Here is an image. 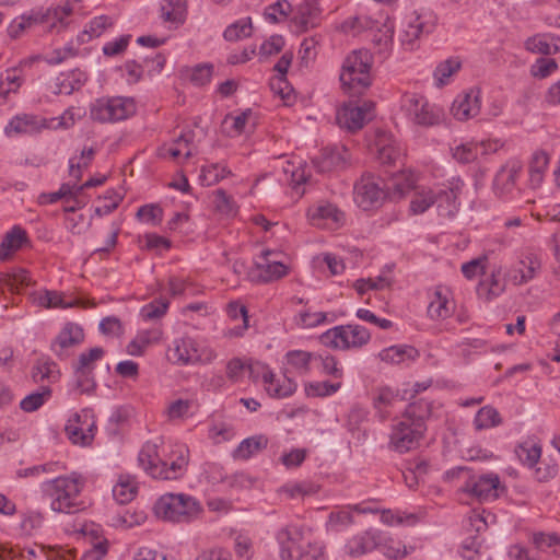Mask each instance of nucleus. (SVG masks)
Returning a JSON list of instances; mask_svg holds the SVG:
<instances>
[{
	"instance_id": "1",
	"label": "nucleus",
	"mask_w": 560,
	"mask_h": 560,
	"mask_svg": "<svg viewBox=\"0 0 560 560\" xmlns=\"http://www.w3.org/2000/svg\"><path fill=\"white\" fill-rule=\"evenodd\" d=\"M83 486L81 476L73 472L44 482L43 491L49 499L52 511L71 514L82 509L79 498Z\"/></svg>"
},
{
	"instance_id": "2",
	"label": "nucleus",
	"mask_w": 560,
	"mask_h": 560,
	"mask_svg": "<svg viewBox=\"0 0 560 560\" xmlns=\"http://www.w3.org/2000/svg\"><path fill=\"white\" fill-rule=\"evenodd\" d=\"M373 57L366 49L353 50L343 61L340 82L353 94H361L371 85L370 70Z\"/></svg>"
},
{
	"instance_id": "3",
	"label": "nucleus",
	"mask_w": 560,
	"mask_h": 560,
	"mask_svg": "<svg viewBox=\"0 0 560 560\" xmlns=\"http://www.w3.org/2000/svg\"><path fill=\"white\" fill-rule=\"evenodd\" d=\"M201 511L199 501L184 493H165L154 504V512L159 518L175 523L189 522Z\"/></svg>"
},
{
	"instance_id": "4",
	"label": "nucleus",
	"mask_w": 560,
	"mask_h": 560,
	"mask_svg": "<svg viewBox=\"0 0 560 560\" xmlns=\"http://www.w3.org/2000/svg\"><path fill=\"white\" fill-rule=\"evenodd\" d=\"M136 110V102L131 97H102L91 104L90 117L101 124L117 122L133 116Z\"/></svg>"
},
{
	"instance_id": "5",
	"label": "nucleus",
	"mask_w": 560,
	"mask_h": 560,
	"mask_svg": "<svg viewBox=\"0 0 560 560\" xmlns=\"http://www.w3.org/2000/svg\"><path fill=\"white\" fill-rule=\"evenodd\" d=\"M400 109L408 120L418 126L431 127L438 125L440 110L419 94L406 93L400 101Z\"/></svg>"
},
{
	"instance_id": "6",
	"label": "nucleus",
	"mask_w": 560,
	"mask_h": 560,
	"mask_svg": "<svg viewBox=\"0 0 560 560\" xmlns=\"http://www.w3.org/2000/svg\"><path fill=\"white\" fill-rule=\"evenodd\" d=\"M371 338L370 331L360 325L334 327L320 336V342L336 349L361 348Z\"/></svg>"
},
{
	"instance_id": "7",
	"label": "nucleus",
	"mask_w": 560,
	"mask_h": 560,
	"mask_svg": "<svg viewBox=\"0 0 560 560\" xmlns=\"http://www.w3.org/2000/svg\"><path fill=\"white\" fill-rule=\"evenodd\" d=\"M425 424L416 423L406 416L393 424L389 435V446L400 454L409 452L419 446L420 440L423 438Z\"/></svg>"
},
{
	"instance_id": "8",
	"label": "nucleus",
	"mask_w": 560,
	"mask_h": 560,
	"mask_svg": "<svg viewBox=\"0 0 560 560\" xmlns=\"http://www.w3.org/2000/svg\"><path fill=\"white\" fill-rule=\"evenodd\" d=\"M435 27V18L431 13L413 11L406 14L399 38L406 49L412 50L416 42L423 35L430 34Z\"/></svg>"
},
{
	"instance_id": "9",
	"label": "nucleus",
	"mask_w": 560,
	"mask_h": 560,
	"mask_svg": "<svg viewBox=\"0 0 560 560\" xmlns=\"http://www.w3.org/2000/svg\"><path fill=\"white\" fill-rule=\"evenodd\" d=\"M464 493L477 499L480 502L494 501L500 492L504 490L497 474L490 472L480 476H469L460 488Z\"/></svg>"
},
{
	"instance_id": "10",
	"label": "nucleus",
	"mask_w": 560,
	"mask_h": 560,
	"mask_svg": "<svg viewBox=\"0 0 560 560\" xmlns=\"http://www.w3.org/2000/svg\"><path fill=\"white\" fill-rule=\"evenodd\" d=\"M214 357V352L209 350L207 357L202 358V354L199 353L197 342L190 337L175 339L167 350L168 360L179 365L210 362Z\"/></svg>"
},
{
	"instance_id": "11",
	"label": "nucleus",
	"mask_w": 560,
	"mask_h": 560,
	"mask_svg": "<svg viewBox=\"0 0 560 560\" xmlns=\"http://www.w3.org/2000/svg\"><path fill=\"white\" fill-rule=\"evenodd\" d=\"M373 109L374 103L371 101H364L360 105L346 104L337 113V122L349 131L360 130L372 119Z\"/></svg>"
},
{
	"instance_id": "12",
	"label": "nucleus",
	"mask_w": 560,
	"mask_h": 560,
	"mask_svg": "<svg viewBox=\"0 0 560 560\" xmlns=\"http://www.w3.org/2000/svg\"><path fill=\"white\" fill-rule=\"evenodd\" d=\"M281 560H303V530L296 525H287L277 534Z\"/></svg>"
},
{
	"instance_id": "13",
	"label": "nucleus",
	"mask_w": 560,
	"mask_h": 560,
	"mask_svg": "<svg viewBox=\"0 0 560 560\" xmlns=\"http://www.w3.org/2000/svg\"><path fill=\"white\" fill-rule=\"evenodd\" d=\"M384 198L385 192L380 180L372 175L362 176L354 185V201L363 210L381 206Z\"/></svg>"
},
{
	"instance_id": "14",
	"label": "nucleus",
	"mask_w": 560,
	"mask_h": 560,
	"mask_svg": "<svg viewBox=\"0 0 560 560\" xmlns=\"http://www.w3.org/2000/svg\"><path fill=\"white\" fill-rule=\"evenodd\" d=\"M188 452L186 446H177L172 452L168 460L160 462V466L153 469V478L162 480H176L180 478L188 465Z\"/></svg>"
},
{
	"instance_id": "15",
	"label": "nucleus",
	"mask_w": 560,
	"mask_h": 560,
	"mask_svg": "<svg viewBox=\"0 0 560 560\" xmlns=\"http://www.w3.org/2000/svg\"><path fill=\"white\" fill-rule=\"evenodd\" d=\"M523 170V163L517 159L508 160L497 172L492 190L495 196L502 198L510 195L516 184V179Z\"/></svg>"
},
{
	"instance_id": "16",
	"label": "nucleus",
	"mask_w": 560,
	"mask_h": 560,
	"mask_svg": "<svg viewBox=\"0 0 560 560\" xmlns=\"http://www.w3.org/2000/svg\"><path fill=\"white\" fill-rule=\"evenodd\" d=\"M272 252L265 250L261 255V261H256L250 270L249 277L257 282H271L279 280L288 275V267L282 262L270 259Z\"/></svg>"
},
{
	"instance_id": "17",
	"label": "nucleus",
	"mask_w": 560,
	"mask_h": 560,
	"mask_svg": "<svg viewBox=\"0 0 560 560\" xmlns=\"http://www.w3.org/2000/svg\"><path fill=\"white\" fill-rule=\"evenodd\" d=\"M541 269V259L538 255L529 253L515 266L510 268L505 277L514 285H522L530 281Z\"/></svg>"
},
{
	"instance_id": "18",
	"label": "nucleus",
	"mask_w": 560,
	"mask_h": 560,
	"mask_svg": "<svg viewBox=\"0 0 560 560\" xmlns=\"http://www.w3.org/2000/svg\"><path fill=\"white\" fill-rule=\"evenodd\" d=\"M350 154L346 147H331L322 150L320 154L313 160V164L319 173H327L343 168Z\"/></svg>"
},
{
	"instance_id": "19",
	"label": "nucleus",
	"mask_w": 560,
	"mask_h": 560,
	"mask_svg": "<svg viewBox=\"0 0 560 560\" xmlns=\"http://www.w3.org/2000/svg\"><path fill=\"white\" fill-rule=\"evenodd\" d=\"M464 183L459 178H453L448 182L446 188L435 190L438 209L442 215L453 217L457 211L459 203L457 199L462 194Z\"/></svg>"
},
{
	"instance_id": "20",
	"label": "nucleus",
	"mask_w": 560,
	"mask_h": 560,
	"mask_svg": "<svg viewBox=\"0 0 560 560\" xmlns=\"http://www.w3.org/2000/svg\"><path fill=\"white\" fill-rule=\"evenodd\" d=\"M480 90L470 89L463 95H458L452 104L453 116L460 121L476 117L480 112Z\"/></svg>"
},
{
	"instance_id": "21",
	"label": "nucleus",
	"mask_w": 560,
	"mask_h": 560,
	"mask_svg": "<svg viewBox=\"0 0 560 560\" xmlns=\"http://www.w3.org/2000/svg\"><path fill=\"white\" fill-rule=\"evenodd\" d=\"M308 219L314 226L336 229L345 221V214L334 205L325 203L308 210Z\"/></svg>"
},
{
	"instance_id": "22",
	"label": "nucleus",
	"mask_w": 560,
	"mask_h": 560,
	"mask_svg": "<svg viewBox=\"0 0 560 560\" xmlns=\"http://www.w3.org/2000/svg\"><path fill=\"white\" fill-rule=\"evenodd\" d=\"M454 306L451 299V292L443 287H436L430 294L428 305V316L433 320H441L450 317Z\"/></svg>"
},
{
	"instance_id": "23",
	"label": "nucleus",
	"mask_w": 560,
	"mask_h": 560,
	"mask_svg": "<svg viewBox=\"0 0 560 560\" xmlns=\"http://www.w3.org/2000/svg\"><path fill=\"white\" fill-rule=\"evenodd\" d=\"M86 79L85 73L80 70L60 73L49 83V90L57 95H70L74 91H78L86 82Z\"/></svg>"
},
{
	"instance_id": "24",
	"label": "nucleus",
	"mask_w": 560,
	"mask_h": 560,
	"mask_svg": "<svg viewBox=\"0 0 560 560\" xmlns=\"http://www.w3.org/2000/svg\"><path fill=\"white\" fill-rule=\"evenodd\" d=\"M48 128L45 118L36 115L23 114L13 117L5 127V133H35L42 129Z\"/></svg>"
},
{
	"instance_id": "25",
	"label": "nucleus",
	"mask_w": 560,
	"mask_h": 560,
	"mask_svg": "<svg viewBox=\"0 0 560 560\" xmlns=\"http://www.w3.org/2000/svg\"><path fill=\"white\" fill-rule=\"evenodd\" d=\"M83 339V329L78 324L68 323L51 343V350L61 357L63 350L81 343Z\"/></svg>"
},
{
	"instance_id": "26",
	"label": "nucleus",
	"mask_w": 560,
	"mask_h": 560,
	"mask_svg": "<svg viewBox=\"0 0 560 560\" xmlns=\"http://www.w3.org/2000/svg\"><path fill=\"white\" fill-rule=\"evenodd\" d=\"M264 384L269 396L273 398H285L296 390V383L292 378L287 375L277 377L272 371L265 372Z\"/></svg>"
},
{
	"instance_id": "27",
	"label": "nucleus",
	"mask_w": 560,
	"mask_h": 560,
	"mask_svg": "<svg viewBox=\"0 0 560 560\" xmlns=\"http://www.w3.org/2000/svg\"><path fill=\"white\" fill-rule=\"evenodd\" d=\"M81 416L75 413L72 418L68 420L66 424L65 431L68 439L74 445L86 446L91 444L93 441V427L94 424H88L86 428L82 425Z\"/></svg>"
},
{
	"instance_id": "28",
	"label": "nucleus",
	"mask_w": 560,
	"mask_h": 560,
	"mask_svg": "<svg viewBox=\"0 0 560 560\" xmlns=\"http://www.w3.org/2000/svg\"><path fill=\"white\" fill-rule=\"evenodd\" d=\"M320 9L317 0H303L296 9L294 22L303 30L315 27L320 19Z\"/></svg>"
},
{
	"instance_id": "29",
	"label": "nucleus",
	"mask_w": 560,
	"mask_h": 560,
	"mask_svg": "<svg viewBox=\"0 0 560 560\" xmlns=\"http://www.w3.org/2000/svg\"><path fill=\"white\" fill-rule=\"evenodd\" d=\"M378 532L369 529L360 535L353 536L346 545V551L351 557H360L377 547Z\"/></svg>"
},
{
	"instance_id": "30",
	"label": "nucleus",
	"mask_w": 560,
	"mask_h": 560,
	"mask_svg": "<svg viewBox=\"0 0 560 560\" xmlns=\"http://www.w3.org/2000/svg\"><path fill=\"white\" fill-rule=\"evenodd\" d=\"M501 268L493 270L490 276L480 281L477 292L486 301L501 295L505 290V281L500 278Z\"/></svg>"
},
{
	"instance_id": "31",
	"label": "nucleus",
	"mask_w": 560,
	"mask_h": 560,
	"mask_svg": "<svg viewBox=\"0 0 560 560\" xmlns=\"http://www.w3.org/2000/svg\"><path fill=\"white\" fill-rule=\"evenodd\" d=\"M490 143L481 142H467L457 145L453 149V158L463 164L475 162L479 155L488 153Z\"/></svg>"
},
{
	"instance_id": "32",
	"label": "nucleus",
	"mask_w": 560,
	"mask_h": 560,
	"mask_svg": "<svg viewBox=\"0 0 560 560\" xmlns=\"http://www.w3.org/2000/svg\"><path fill=\"white\" fill-rule=\"evenodd\" d=\"M268 445V439L264 435H255L243 440L233 451L234 459L246 460L252 456L265 450Z\"/></svg>"
},
{
	"instance_id": "33",
	"label": "nucleus",
	"mask_w": 560,
	"mask_h": 560,
	"mask_svg": "<svg viewBox=\"0 0 560 560\" xmlns=\"http://www.w3.org/2000/svg\"><path fill=\"white\" fill-rule=\"evenodd\" d=\"M436 203L435 190L428 187H416L410 200L409 210L412 214H422Z\"/></svg>"
},
{
	"instance_id": "34",
	"label": "nucleus",
	"mask_w": 560,
	"mask_h": 560,
	"mask_svg": "<svg viewBox=\"0 0 560 560\" xmlns=\"http://www.w3.org/2000/svg\"><path fill=\"white\" fill-rule=\"evenodd\" d=\"M380 359L387 363L399 364L406 360H416L419 352L411 346H392L382 350L378 354Z\"/></svg>"
},
{
	"instance_id": "35",
	"label": "nucleus",
	"mask_w": 560,
	"mask_h": 560,
	"mask_svg": "<svg viewBox=\"0 0 560 560\" xmlns=\"http://www.w3.org/2000/svg\"><path fill=\"white\" fill-rule=\"evenodd\" d=\"M402 400H405V397L398 390H393L388 386L376 388L373 395V406L380 413H387L388 408Z\"/></svg>"
},
{
	"instance_id": "36",
	"label": "nucleus",
	"mask_w": 560,
	"mask_h": 560,
	"mask_svg": "<svg viewBox=\"0 0 560 560\" xmlns=\"http://www.w3.org/2000/svg\"><path fill=\"white\" fill-rule=\"evenodd\" d=\"M25 242H27L26 232L20 226L12 228L1 242L0 261L7 260L10 252L20 249Z\"/></svg>"
},
{
	"instance_id": "37",
	"label": "nucleus",
	"mask_w": 560,
	"mask_h": 560,
	"mask_svg": "<svg viewBox=\"0 0 560 560\" xmlns=\"http://www.w3.org/2000/svg\"><path fill=\"white\" fill-rule=\"evenodd\" d=\"M138 493V486L131 477H120L113 488V497L120 504L131 502Z\"/></svg>"
},
{
	"instance_id": "38",
	"label": "nucleus",
	"mask_w": 560,
	"mask_h": 560,
	"mask_svg": "<svg viewBox=\"0 0 560 560\" xmlns=\"http://www.w3.org/2000/svg\"><path fill=\"white\" fill-rule=\"evenodd\" d=\"M59 375L57 364L49 358H39L32 370V377L36 383L43 382L44 380L55 382L58 380Z\"/></svg>"
},
{
	"instance_id": "39",
	"label": "nucleus",
	"mask_w": 560,
	"mask_h": 560,
	"mask_svg": "<svg viewBox=\"0 0 560 560\" xmlns=\"http://www.w3.org/2000/svg\"><path fill=\"white\" fill-rule=\"evenodd\" d=\"M376 544L377 547L375 549L380 550L387 558L397 559L407 555L405 545L383 533L378 532V541Z\"/></svg>"
},
{
	"instance_id": "40",
	"label": "nucleus",
	"mask_w": 560,
	"mask_h": 560,
	"mask_svg": "<svg viewBox=\"0 0 560 560\" xmlns=\"http://www.w3.org/2000/svg\"><path fill=\"white\" fill-rule=\"evenodd\" d=\"M28 284V273L24 269H18L10 272L0 271V292L5 289L10 291L18 290L20 285Z\"/></svg>"
},
{
	"instance_id": "41",
	"label": "nucleus",
	"mask_w": 560,
	"mask_h": 560,
	"mask_svg": "<svg viewBox=\"0 0 560 560\" xmlns=\"http://www.w3.org/2000/svg\"><path fill=\"white\" fill-rule=\"evenodd\" d=\"M527 50L541 55H551L560 50V38L550 44L546 35H535L525 43Z\"/></svg>"
},
{
	"instance_id": "42",
	"label": "nucleus",
	"mask_w": 560,
	"mask_h": 560,
	"mask_svg": "<svg viewBox=\"0 0 560 560\" xmlns=\"http://www.w3.org/2000/svg\"><path fill=\"white\" fill-rule=\"evenodd\" d=\"M502 419L498 410L491 406L480 408L474 419L476 430H485L499 425Z\"/></svg>"
},
{
	"instance_id": "43",
	"label": "nucleus",
	"mask_w": 560,
	"mask_h": 560,
	"mask_svg": "<svg viewBox=\"0 0 560 560\" xmlns=\"http://www.w3.org/2000/svg\"><path fill=\"white\" fill-rule=\"evenodd\" d=\"M138 460L140 466L153 477V469L162 462L158 455V446L153 443H145L139 453Z\"/></svg>"
},
{
	"instance_id": "44",
	"label": "nucleus",
	"mask_w": 560,
	"mask_h": 560,
	"mask_svg": "<svg viewBox=\"0 0 560 560\" xmlns=\"http://www.w3.org/2000/svg\"><path fill=\"white\" fill-rule=\"evenodd\" d=\"M231 171L220 163L210 164L201 168L200 179L203 185L211 186L228 177Z\"/></svg>"
},
{
	"instance_id": "45",
	"label": "nucleus",
	"mask_w": 560,
	"mask_h": 560,
	"mask_svg": "<svg viewBox=\"0 0 560 560\" xmlns=\"http://www.w3.org/2000/svg\"><path fill=\"white\" fill-rule=\"evenodd\" d=\"M212 205L214 210L222 215L232 217L236 213L235 201L223 189H217L213 192Z\"/></svg>"
},
{
	"instance_id": "46",
	"label": "nucleus",
	"mask_w": 560,
	"mask_h": 560,
	"mask_svg": "<svg viewBox=\"0 0 560 560\" xmlns=\"http://www.w3.org/2000/svg\"><path fill=\"white\" fill-rule=\"evenodd\" d=\"M22 84V78L16 69H9L0 77V96L7 98L10 93H16Z\"/></svg>"
},
{
	"instance_id": "47",
	"label": "nucleus",
	"mask_w": 560,
	"mask_h": 560,
	"mask_svg": "<svg viewBox=\"0 0 560 560\" xmlns=\"http://www.w3.org/2000/svg\"><path fill=\"white\" fill-rule=\"evenodd\" d=\"M40 304L46 307H73L77 305H81L79 300H72L70 302H66L62 298L61 293L56 291H46L45 294L40 298ZM83 307L95 306L94 302H89V304H82Z\"/></svg>"
},
{
	"instance_id": "48",
	"label": "nucleus",
	"mask_w": 560,
	"mask_h": 560,
	"mask_svg": "<svg viewBox=\"0 0 560 560\" xmlns=\"http://www.w3.org/2000/svg\"><path fill=\"white\" fill-rule=\"evenodd\" d=\"M431 415V404L424 399L411 402L404 412L416 423L425 424V419Z\"/></svg>"
},
{
	"instance_id": "49",
	"label": "nucleus",
	"mask_w": 560,
	"mask_h": 560,
	"mask_svg": "<svg viewBox=\"0 0 560 560\" xmlns=\"http://www.w3.org/2000/svg\"><path fill=\"white\" fill-rule=\"evenodd\" d=\"M315 357L314 353L302 351V350H293L287 353L288 364L291 365L296 372L300 374H305L310 370V362Z\"/></svg>"
},
{
	"instance_id": "50",
	"label": "nucleus",
	"mask_w": 560,
	"mask_h": 560,
	"mask_svg": "<svg viewBox=\"0 0 560 560\" xmlns=\"http://www.w3.org/2000/svg\"><path fill=\"white\" fill-rule=\"evenodd\" d=\"M535 548L539 551L560 552V538L556 534L535 533L532 537Z\"/></svg>"
},
{
	"instance_id": "51",
	"label": "nucleus",
	"mask_w": 560,
	"mask_h": 560,
	"mask_svg": "<svg viewBox=\"0 0 560 560\" xmlns=\"http://www.w3.org/2000/svg\"><path fill=\"white\" fill-rule=\"evenodd\" d=\"M515 452L520 460L528 467H534L541 455L540 446L530 442L520 444Z\"/></svg>"
},
{
	"instance_id": "52",
	"label": "nucleus",
	"mask_w": 560,
	"mask_h": 560,
	"mask_svg": "<svg viewBox=\"0 0 560 560\" xmlns=\"http://www.w3.org/2000/svg\"><path fill=\"white\" fill-rule=\"evenodd\" d=\"M50 394V388L48 386H43L40 392H34L24 397L20 402V407L26 412H33L44 405Z\"/></svg>"
},
{
	"instance_id": "53",
	"label": "nucleus",
	"mask_w": 560,
	"mask_h": 560,
	"mask_svg": "<svg viewBox=\"0 0 560 560\" xmlns=\"http://www.w3.org/2000/svg\"><path fill=\"white\" fill-rule=\"evenodd\" d=\"M415 179L411 175L394 179L393 184L387 188L388 196L393 200L404 198L410 190L415 189Z\"/></svg>"
},
{
	"instance_id": "54",
	"label": "nucleus",
	"mask_w": 560,
	"mask_h": 560,
	"mask_svg": "<svg viewBox=\"0 0 560 560\" xmlns=\"http://www.w3.org/2000/svg\"><path fill=\"white\" fill-rule=\"evenodd\" d=\"M341 387V383H329V382H311L305 385V394L307 397H326L336 392Z\"/></svg>"
},
{
	"instance_id": "55",
	"label": "nucleus",
	"mask_w": 560,
	"mask_h": 560,
	"mask_svg": "<svg viewBox=\"0 0 560 560\" xmlns=\"http://www.w3.org/2000/svg\"><path fill=\"white\" fill-rule=\"evenodd\" d=\"M460 68V61L457 59H447L438 65L434 70V79L439 86L445 85L448 79Z\"/></svg>"
},
{
	"instance_id": "56",
	"label": "nucleus",
	"mask_w": 560,
	"mask_h": 560,
	"mask_svg": "<svg viewBox=\"0 0 560 560\" xmlns=\"http://www.w3.org/2000/svg\"><path fill=\"white\" fill-rule=\"evenodd\" d=\"M252 32L250 19L237 21L230 25L223 33V36L229 42H235L243 37H247Z\"/></svg>"
},
{
	"instance_id": "57",
	"label": "nucleus",
	"mask_w": 560,
	"mask_h": 560,
	"mask_svg": "<svg viewBox=\"0 0 560 560\" xmlns=\"http://www.w3.org/2000/svg\"><path fill=\"white\" fill-rule=\"evenodd\" d=\"M168 308L166 299H155L141 308V316L147 320H153L162 317Z\"/></svg>"
},
{
	"instance_id": "58",
	"label": "nucleus",
	"mask_w": 560,
	"mask_h": 560,
	"mask_svg": "<svg viewBox=\"0 0 560 560\" xmlns=\"http://www.w3.org/2000/svg\"><path fill=\"white\" fill-rule=\"evenodd\" d=\"M281 491L288 494L290 498L305 497L317 493L318 486L313 482L303 481L285 485L282 487Z\"/></svg>"
},
{
	"instance_id": "59",
	"label": "nucleus",
	"mask_w": 560,
	"mask_h": 560,
	"mask_svg": "<svg viewBox=\"0 0 560 560\" xmlns=\"http://www.w3.org/2000/svg\"><path fill=\"white\" fill-rule=\"evenodd\" d=\"M190 408H191L190 400L177 399V400L172 401L167 406V408L165 410V415H166L167 419L171 421L184 419L185 417L188 416Z\"/></svg>"
},
{
	"instance_id": "60",
	"label": "nucleus",
	"mask_w": 560,
	"mask_h": 560,
	"mask_svg": "<svg viewBox=\"0 0 560 560\" xmlns=\"http://www.w3.org/2000/svg\"><path fill=\"white\" fill-rule=\"evenodd\" d=\"M95 155V149L94 148H84L81 152V160H83L82 163H73V160H70L69 162V174L70 176L74 177L77 180H80L82 177V168H85L89 166L91 161L93 160Z\"/></svg>"
},
{
	"instance_id": "61",
	"label": "nucleus",
	"mask_w": 560,
	"mask_h": 560,
	"mask_svg": "<svg viewBox=\"0 0 560 560\" xmlns=\"http://www.w3.org/2000/svg\"><path fill=\"white\" fill-rule=\"evenodd\" d=\"M269 85L271 91L279 95L285 103L291 100L293 89L288 82L287 77L275 75L271 78Z\"/></svg>"
},
{
	"instance_id": "62",
	"label": "nucleus",
	"mask_w": 560,
	"mask_h": 560,
	"mask_svg": "<svg viewBox=\"0 0 560 560\" xmlns=\"http://www.w3.org/2000/svg\"><path fill=\"white\" fill-rule=\"evenodd\" d=\"M113 25V21L107 15L95 16L90 21L83 34L89 35L90 38L98 37L103 32Z\"/></svg>"
},
{
	"instance_id": "63",
	"label": "nucleus",
	"mask_w": 560,
	"mask_h": 560,
	"mask_svg": "<svg viewBox=\"0 0 560 560\" xmlns=\"http://www.w3.org/2000/svg\"><path fill=\"white\" fill-rule=\"evenodd\" d=\"M104 355V350L101 347H95L90 349L88 352H82L79 355V361L75 368L80 369V371H93L92 364L100 360Z\"/></svg>"
},
{
	"instance_id": "64",
	"label": "nucleus",
	"mask_w": 560,
	"mask_h": 560,
	"mask_svg": "<svg viewBox=\"0 0 560 560\" xmlns=\"http://www.w3.org/2000/svg\"><path fill=\"white\" fill-rule=\"evenodd\" d=\"M75 387L82 394H90L96 386L92 371H80V369L75 368Z\"/></svg>"
}]
</instances>
